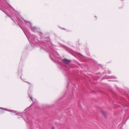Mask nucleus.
Returning <instances> with one entry per match:
<instances>
[{
    "label": "nucleus",
    "instance_id": "nucleus-14",
    "mask_svg": "<svg viewBox=\"0 0 129 129\" xmlns=\"http://www.w3.org/2000/svg\"><path fill=\"white\" fill-rule=\"evenodd\" d=\"M20 78H21V79H21V77H20Z\"/></svg>",
    "mask_w": 129,
    "mask_h": 129
},
{
    "label": "nucleus",
    "instance_id": "nucleus-11",
    "mask_svg": "<svg viewBox=\"0 0 129 129\" xmlns=\"http://www.w3.org/2000/svg\"><path fill=\"white\" fill-rule=\"evenodd\" d=\"M54 127H52V129H54Z\"/></svg>",
    "mask_w": 129,
    "mask_h": 129
},
{
    "label": "nucleus",
    "instance_id": "nucleus-8",
    "mask_svg": "<svg viewBox=\"0 0 129 129\" xmlns=\"http://www.w3.org/2000/svg\"><path fill=\"white\" fill-rule=\"evenodd\" d=\"M29 98H30V99H31V100H32V101H33V100L32 99H33V98H32L31 96H29Z\"/></svg>",
    "mask_w": 129,
    "mask_h": 129
},
{
    "label": "nucleus",
    "instance_id": "nucleus-4",
    "mask_svg": "<svg viewBox=\"0 0 129 129\" xmlns=\"http://www.w3.org/2000/svg\"><path fill=\"white\" fill-rule=\"evenodd\" d=\"M7 111H9L10 112H13L14 113H16L17 112L16 111H15L11 110H8H8Z\"/></svg>",
    "mask_w": 129,
    "mask_h": 129
},
{
    "label": "nucleus",
    "instance_id": "nucleus-1",
    "mask_svg": "<svg viewBox=\"0 0 129 129\" xmlns=\"http://www.w3.org/2000/svg\"><path fill=\"white\" fill-rule=\"evenodd\" d=\"M62 61L64 63L67 64H68L71 61V60L66 59H62Z\"/></svg>",
    "mask_w": 129,
    "mask_h": 129
},
{
    "label": "nucleus",
    "instance_id": "nucleus-7",
    "mask_svg": "<svg viewBox=\"0 0 129 129\" xmlns=\"http://www.w3.org/2000/svg\"><path fill=\"white\" fill-rule=\"evenodd\" d=\"M24 119V120L26 122H29V121H28L27 120H25V119Z\"/></svg>",
    "mask_w": 129,
    "mask_h": 129
},
{
    "label": "nucleus",
    "instance_id": "nucleus-10",
    "mask_svg": "<svg viewBox=\"0 0 129 129\" xmlns=\"http://www.w3.org/2000/svg\"><path fill=\"white\" fill-rule=\"evenodd\" d=\"M0 109H4V110H5L6 109H5V108H1V107H0Z\"/></svg>",
    "mask_w": 129,
    "mask_h": 129
},
{
    "label": "nucleus",
    "instance_id": "nucleus-3",
    "mask_svg": "<svg viewBox=\"0 0 129 129\" xmlns=\"http://www.w3.org/2000/svg\"><path fill=\"white\" fill-rule=\"evenodd\" d=\"M117 78L114 76H110L109 77L108 79H116Z\"/></svg>",
    "mask_w": 129,
    "mask_h": 129
},
{
    "label": "nucleus",
    "instance_id": "nucleus-6",
    "mask_svg": "<svg viewBox=\"0 0 129 129\" xmlns=\"http://www.w3.org/2000/svg\"><path fill=\"white\" fill-rule=\"evenodd\" d=\"M4 12L5 13V14H6L8 16L10 17V16L8 14V13L6 12Z\"/></svg>",
    "mask_w": 129,
    "mask_h": 129
},
{
    "label": "nucleus",
    "instance_id": "nucleus-15",
    "mask_svg": "<svg viewBox=\"0 0 129 129\" xmlns=\"http://www.w3.org/2000/svg\"><path fill=\"white\" fill-rule=\"evenodd\" d=\"M103 114L104 115V113H103Z\"/></svg>",
    "mask_w": 129,
    "mask_h": 129
},
{
    "label": "nucleus",
    "instance_id": "nucleus-9",
    "mask_svg": "<svg viewBox=\"0 0 129 129\" xmlns=\"http://www.w3.org/2000/svg\"><path fill=\"white\" fill-rule=\"evenodd\" d=\"M20 114L19 113H16V115H20Z\"/></svg>",
    "mask_w": 129,
    "mask_h": 129
},
{
    "label": "nucleus",
    "instance_id": "nucleus-5",
    "mask_svg": "<svg viewBox=\"0 0 129 129\" xmlns=\"http://www.w3.org/2000/svg\"><path fill=\"white\" fill-rule=\"evenodd\" d=\"M77 54V55H76L77 56H82V55L80 53H78Z\"/></svg>",
    "mask_w": 129,
    "mask_h": 129
},
{
    "label": "nucleus",
    "instance_id": "nucleus-13",
    "mask_svg": "<svg viewBox=\"0 0 129 129\" xmlns=\"http://www.w3.org/2000/svg\"><path fill=\"white\" fill-rule=\"evenodd\" d=\"M22 118H23V119H24V118L23 117V116H22V117H21Z\"/></svg>",
    "mask_w": 129,
    "mask_h": 129
},
{
    "label": "nucleus",
    "instance_id": "nucleus-2",
    "mask_svg": "<svg viewBox=\"0 0 129 129\" xmlns=\"http://www.w3.org/2000/svg\"><path fill=\"white\" fill-rule=\"evenodd\" d=\"M55 57H50L51 59L53 60L54 62H58L55 59H54V58H55Z\"/></svg>",
    "mask_w": 129,
    "mask_h": 129
},
{
    "label": "nucleus",
    "instance_id": "nucleus-12",
    "mask_svg": "<svg viewBox=\"0 0 129 129\" xmlns=\"http://www.w3.org/2000/svg\"><path fill=\"white\" fill-rule=\"evenodd\" d=\"M23 81H24V82H26L25 81H24V80H23Z\"/></svg>",
    "mask_w": 129,
    "mask_h": 129
}]
</instances>
